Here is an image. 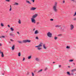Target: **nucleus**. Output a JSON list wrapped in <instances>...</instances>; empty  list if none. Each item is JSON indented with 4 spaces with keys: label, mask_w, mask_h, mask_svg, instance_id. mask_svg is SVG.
Returning <instances> with one entry per match:
<instances>
[{
    "label": "nucleus",
    "mask_w": 76,
    "mask_h": 76,
    "mask_svg": "<svg viewBox=\"0 0 76 76\" xmlns=\"http://www.w3.org/2000/svg\"><path fill=\"white\" fill-rule=\"evenodd\" d=\"M18 23L19 24H20V23H21V21H20V20H19Z\"/></svg>",
    "instance_id": "nucleus-21"
},
{
    "label": "nucleus",
    "mask_w": 76,
    "mask_h": 76,
    "mask_svg": "<svg viewBox=\"0 0 76 76\" xmlns=\"http://www.w3.org/2000/svg\"><path fill=\"white\" fill-rule=\"evenodd\" d=\"M12 10V7H11V5L10 6V11H11Z\"/></svg>",
    "instance_id": "nucleus-30"
},
{
    "label": "nucleus",
    "mask_w": 76,
    "mask_h": 76,
    "mask_svg": "<svg viewBox=\"0 0 76 76\" xmlns=\"http://www.w3.org/2000/svg\"><path fill=\"white\" fill-rule=\"evenodd\" d=\"M57 2H56L55 3L53 7V11L55 12H57Z\"/></svg>",
    "instance_id": "nucleus-2"
},
{
    "label": "nucleus",
    "mask_w": 76,
    "mask_h": 76,
    "mask_svg": "<svg viewBox=\"0 0 76 76\" xmlns=\"http://www.w3.org/2000/svg\"><path fill=\"white\" fill-rule=\"evenodd\" d=\"M1 26L2 27H3V26H4V24H3V23H1Z\"/></svg>",
    "instance_id": "nucleus-22"
},
{
    "label": "nucleus",
    "mask_w": 76,
    "mask_h": 76,
    "mask_svg": "<svg viewBox=\"0 0 76 76\" xmlns=\"http://www.w3.org/2000/svg\"><path fill=\"white\" fill-rule=\"evenodd\" d=\"M42 69H41L38 72V73H39L40 72H42Z\"/></svg>",
    "instance_id": "nucleus-26"
},
{
    "label": "nucleus",
    "mask_w": 76,
    "mask_h": 76,
    "mask_svg": "<svg viewBox=\"0 0 76 76\" xmlns=\"http://www.w3.org/2000/svg\"><path fill=\"white\" fill-rule=\"evenodd\" d=\"M26 3H28L30 4H31V3H30V1L28 0H26L25 1Z\"/></svg>",
    "instance_id": "nucleus-10"
},
{
    "label": "nucleus",
    "mask_w": 76,
    "mask_h": 76,
    "mask_svg": "<svg viewBox=\"0 0 76 76\" xmlns=\"http://www.w3.org/2000/svg\"><path fill=\"white\" fill-rule=\"evenodd\" d=\"M31 1H32L33 2V3H34V1H35V0H31Z\"/></svg>",
    "instance_id": "nucleus-37"
},
{
    "label": "nucleus",
    "mask_w": 76,
    "mask_h": 76,
    "mask_svg": "<svg viewBox=\"0 0 76 76\" xmlns=\"http://www.w3.org/2000/svg\"><path fill=\"white\" fill-rule=\"evenodd\" d=\"M37 16L38 14H35L34 15H33V16H32V18H31L34 19H35V18H37Z\"/></svg>",
    "instance_id": "nucleus-6"
},
{
    "label": "nucleus",
    "mask_w": 76,
    "mask_h": 76,
    "mask_svg": "<svg viewBox=\"0 0 76 76\" xmlns=\"http://www.w3.org/2000/svg\"><path fill=\"white\" fill-rule=\"evenodd\" d=\"M71 75H74V74L73 73H71Z\"/></svg>",
    "instance_id": "nucleus-35"
},
{
    "label": "nucleus",
    "mask_w": 76,
    "mask_h": 76,
    "mask_svg": "<svg viewBox=\"0 0 76 76\" xmlns=\"http://www.w3.org/2000/svg\"><path fill=\"white\" fill-rule=\"evenodd\" d=\"M76 12H75V13L74 15V16H76Z\"/></svg>",
    "instance_id": "nucleus-36"
},
{
    "label": "nucleus",
    "mask_w": 76,
    "mask_h": 76,
    "mask_svg": "<svg viewBox=\"0 0 76 76\" xmlns=\"http://www.w3.org/2000/svg\"><path fill=\"white\" fill-rule=\"evenodd\" d=\"M10 41H14L12 39H10Z\"/></svg>",
    "instance_id": "nucleus-46"
},
{
    "label": "nucleus",
    "mask_w": 76,
    "mask_h": 76,
    "mask_svg": "<svg viewBox=\"0 0 76 76\" xmlns=\"http://www.w3.org/2000/svg\"><path fill=\"white\" fill-rule=\"evenodd\" d=\"M61 67V65H59V68H60V67Z\"/></svg>",
    "instance_id": "nucleus-43"
},
{
    "label": "nucleus",
    "mask_w": 76,
    "mask_h": 76,
    "mask_svg": "<svg viewBox=\"0 0 76 76\" xmlns=\"http://www.w3.org/2000/svg\"><path fill=\"white\" fill-rule=\"evenodd\" d=\"M25 60V58H23V61H24Z\"/></svg>",
    "instance_id": "nucleus-34"
},
{
    "label": "nucleus",
    "mask_w": 76,
    "mask_h": 76,
    "mask_svg": "<svg viewBox=\"0 0 76 76\" xmlns=\"http://www.w3.org/2000/svg\"><path fill=\"white\" fill-rule=\"evenodd\" d=\"M68 67H70V66H69Z\"/></svg>",
    "instance_id": "nucleus-56"
},
{
    "label": "nucleus",
    "mask_w": 76,
    "mask_h": 76,
    "mask_svg": "<svg viewBox=\"0 0 76 76\" xmlns=\"http://www.w3.org/2000/svg\"><path fill=\"white\" fill-rule=\"evenodd\" d=\"M35 29L34 28V29H33L34 31H35Z\"/></svg>",
    "instance_id": "nucleus-50"
},
{
    "label": "nucleus",
    "mask_w": 76,
    "mask_h": 76,
    "mask_svg": "<svg viewBox=\"0 0 76 76\" xmlns=\"http://www.w3.org/2000/svg\"><path fill=\"white\" fill-rule=\"evenodd\" d=\"M42 44H43V43L42 42H40L39 44V45L37 46H36L35 47H36L37 48V50L39 51H40V50H42Z\"/></svg>",
    "instance_id": "nucleus-1"
},
{
    "label": "nucleus",
    "mask_w": 76,
    "mask_h": 76,
    "mask_svg": "<svg viewBox=\"0 0 76 76\" xmlns=\"http://www.w3.org/2000/svg\"><path fill=\"white\" fill-rule=\"evenodd\" d=\"M12 50H15V45H13L12 47Z\"/></svg>",
    "instance_id": "nucleus-13"
},
{
    "label": "nucleus",
    "mask_w": 76,
    "mask_h": 76,
    "mask_svg": "<svg viewBox=\"0 0 76 76\" xmlns=\"http://www.w3.org/2000/svg\"><path fill=\"white\" fill-rule=\"evenodd\" d=\"M47 69H48V68L47 67H46L45 69V71L47 70Z\"/></svg>",
    "instance_id": "nucleus-32"
},
{
    "label": "nucleus",
    "mask_w": 76,
    "mask_h": 76,
    "mask_svg": "<svg viewBox=\"0 0 76 76\" xmlns=\"http://www.w3.org/2000/svg\"><path fill=\"white\" fill-rule=\"evenodd\" d=\"M61 26L59 25H56L55 26V27L56 28H58V27H60Z\"/></svg>",
    "instance_id": "nucleus-24"
},
{
    "label": "nucleus",
    "mask_w": 76,
    "mask_h": 76,
    "mask_svg": "<svg viewBox=\"0 0 76 76\" xmlns=\"http://www.w3.org/2000/svg\"><path fill=\"white\" fill-rule=\"evenodd\" d=\"M58 37H61V36H62V34H60L58 35Z\"/></svg>",
    "instance_id": "nucleus-31"
},
{
    "label": "nucleus",
    "mask_w": 76,
    "mask_h": 76,
    "mask_svg": "<svg viewBox=\"0 0 76 76\" xmlns=\"http://www.w3.org/2000/svg\"><path fill=\"white\" fill-rule=\"evenodd\" d=\"M10 36H13V34H10Z\"/></svg>",
    "instance_id": "nucleus-41"
},
{
    "label": "nucleus",
    "mask_w": 76,
    "mask_h": 76,
    "mask_svg": "<svg viewBox=\"0 0 76 76\" xmlns=\"http://www.w3.org/2000/svg\"><path fill=\"white\" fill-rule=\"evenodd\" d=\"M60 29H61V28H60Z\"/></svg>",
    "instance_id": "nucleus-54"
},
{
    "label": "nucleus",
    "mask_w": 76,
    "mask_h": 76,
    "mask_svg": "<svg viewBox=\"0 0 76 76\" xmlns=\"http://www.w3.org/2000/svg\"><path fill=\"white\" fill-rule=\"evenodd\" d=\"M21 55V54L20 53V52L18 53V57L20 56Z\"/></svg>",
    "instance_id": "nucleus-19"
},
{
    "label": "nucleus",
    "mask_w": 76,
    "mask_h": 76,
    "mask_svg": "<svg viewBox=\"0 0 76 76\" xmlns=\"http://www.w3.org/2000/svg\"><path fill=\"white\" fill-rule=\"evenodd\" d=\"M73 20H76V18H74V19H73Z\"/></svg>",
    "instance_id": "nucleus-42"
},
{
    "label": "nucleus",
    "mask_w": 76,
    "mask_h": 76,
    "mask_svg": "<svg viewBox=\"0 0 76 76\" xmlns=\"http://www.w3.org/2000/svg\"><path fill=\"white\" fill-rule=\"evenodd\" d=\"M43 48L44 49H47V47L45 46V44H44L43 45Z\"/></svg>",
    "instance_id": "nucleus-12"
},
{
    "label": "nucleus",
    "mask_w": 76,
    "mask_h": 76,
    "mask_svg": "<svg viewBox=\"0 0 76 76\" xmlns=\"http://www.w3.org/2000/svg\"><path fill=\"white\" fill-rule=\"evenodd\" d=\"M17 34H19V32H17Z\"/></svg>",
    "instance_id": "nucleus-47"
},
{
    "label": "nucleus",
    "mask_w": 76,
    "mask_h": 76,
    "mask_svg": "<svg viewBox=\"0 0 76 76\" xmlns=\"http://www.w3.org/2000/svg\"><path fill=\"white\" fill-rule=\"evenodd\" d=\"M14 5H16V6H18L19 5V4L18 3L15 2L14 4Z\"/></svg>",
    "instance_id": "nucleus-20"
},
{
    "label": "nucleus",
    "mask_w": 76,
    "mask_h": 76,
    "mask_svg": "<svg viewBox=\"0 0 76 76\" xmlns=\"http://www.w3.org/2000/svg\"><path fill=\"white\" fill-rule=\"evenodd\" d=\"M36 38L37 39H38V37H36Z\"/></svg>",
    "instance_id": "nucleus-44"
},
{
    "label": "nucleus",
    "mask_w": 76,
    "mask_h": 76,
    "mask_svg": "<svg viewBox=\"0 0 76 76\" xmlns=\"http://www.w3.org/2000/svg\"><path fill=\"white\" fill-rule=\"evenodd\" d=\"M35 60L37 61H39V58H36Z\"/></svg>",
    "instance_id": "nucleus-14"
},
{
    "label": "nucleus",
    "mask_w": 76,
    "mask_h": 76,
    "mask_svg": "<svg viewBox=\"0 0 76 76\" xmlns=\"http://www.w3.org/2000/svg\"><path fill=\"white\" fill-rule=\"evenodd\" d=\"M47 35L49 38H51L52 37V33L49 31L47 33Z\"/></svg>",
    "instance_id": "nucleus-3"
},
{
    "label": "nucleus",
    "mask_w": 76,
    "mask_h": 76,
    "mask_svg": "<svg viewBox=\"0 0 76 76\" xmlns=\"http://www.w3.org/2000/svg\"><path fill=\"white\" fill-rule=\"evenodd\" d=\"M5 1L7 2H9L10 1V0H5Z\"/></svg>",
    "instance_id": "nucleus-33"
},
{
    "label": "nucleus",
    "mask_w": 76,
    "mask_h": 76,
    "mask_svg": "<svg viewBox=\"0 0 76 76\" xmlns=\"http://www.w3.org/2000/svg\"><path fill=\"white\" fill-rule=\"evenodd\" d=\"M58 38L57 37H55L54 39L56 40V39H57Z\"/></svg>",
    "instance_id": "nucleus-28"
},
{
    "label": "nucleus",
    "mask_w": 76,
    "mask_h": 76,
    "mask_svg": "<svg viewBox=\"0 0 76 76\" xmlns=\"http://www.w3.org/2000/svg\"><path fill=\"white\" fill-rule=\"evenodd\" d=\"M37 8L34 7H32L30 9V10H35Z\"/></svg>",
    "instance_id": "nucleus-11"
},
{
    "label": "nucleus",
    "mask_w": 76,
    "mask_h": 76,
    "mask_svg": "<svg viewBox=\"0 0 76 76\" xmlns=\"http://www.w3.org/2000/svg\"><path fill=\"white\" fill-rule=\"evenodd\" d=\"M0 54H1V57H4V54H3V52L1 51V50H0Z\"/></svg>",
    "instance_id": "nucleus-8"
},
{
    "label": "nucleus",
    "mask_w": 76,
    "mask_h": 76,
    "mask_svg": "<svg viewBox=\"0 0 76 76\" xmlns=\"http://www.w3.org/2000/svg\"><path fill=\"white\" fill-rule=\"evenodd\" d=\"M8 26L9 28H10V25H8Z\"/></svg>",
    "instance_id": "nucleus-45"
},
{
    "label": "nucleus",
    "mask_w": 76,
    "mask_h": 76,
    "mask_svg": "<svg viewBox=\"0 0 76 76\" xmlns=\"http://www.w3.org/2000/svg\"><path fill=\"white\" fill-rule=\"evenodd\" d=\"M2 75H4V74H2Z\"/></svg>",
    "instance_id": "nucleus-53"
},
{
    "label": "nucleus",
    "mask_w": 76,
    "mask_h": 76,
    "mask_svg": "<svg viewBox=\"0 0 76 76\" xmlns=\"http://www.w3.org/2000/svg\"><path fill=\"white\" fill-rule=\"evenodd\" d=\"M31 23H34V24L36 23V21L33 18H31Z\"/></svg>",
    "instance_id": "nucleus-5"
},
{
    "label": "nucleus",
    "mask_w": 76,
    "mask_h": 76,
    "mask_svg": "<svg viewBox=\"0 0 76 76\" xmlns=\"http://www.w3.org/2000/svg\"><path fill=\"white\" fill-rule=\"evenodd\" d=\"M66 49H70V46H67L66 47Z\"/></svg>",
    "instance_id": "nucleus-23"
},
{
    "label": "nucleus",
    "mask_w": 76,
    "mask_h": 76,
    "mask_svg": "<svg viewBox=\"0 0 76 76\" xmlns=\"http://www.w3.org/2000/svg\"><path fill=\"white\" fill-rule=\"evenodd\" d=\"M66 73H67V75H68L69 76H70L71 74H70V72H66Z\"/></svg>",
    "instance_id": "nucleus-18"
},
{
    "label": "nucleus",
    "mask_w": 76,
    "mask_h": 76,
    "mask_svg": "<svg viewBox=\"0 0 76 76\" xmlns=\"http://www.w3.org/2000/svg\"><path fill=\"white\" fill-rule=\"evenodd\" d=\"M39 34V31L38 30H36L34 32V34L37 35V34Z\"/></svg>",
    "instance_id": "nucleus-9"
},
{
    "label": "nucleus",
    "mask_w": 76,
    "mask_h": 76,
    "mask_svg": "<svg viewBox=\"0 0 76 76\" xmlns=\"http://www.w3.org/2000/svg\"><path fill=\"white\" fill-rule=\"evenodd\" d=\"M74 29V26L73 25L71 24L70 25V29L71 31H72Z\"/></svg>",
    "instance_id": "nucleus-7"
},
{
    "label": "nucleus",
    "mask_w": 76,
    "mask_h": 76,
    "mask_svg": "<svg viewBox=\"0 0 76 76\" xmlns=\"http://www.w3.org/2000/svg\"><path fill=\"white\" fill-rule=\"evenodd\" d=\"M9 43L10 44H11V42H9Z\"/></svg>",
    "instance_id": "nucleus-51"
},
{
    "label": "nucleus",
    "mask_w": 76,
    "mask_h": 76,
    "mask_svg": "<svg viewBox=\"0 0 76 76\" xmlns=\"http://www.w3.org/2000/svg\"><path fill=\"white\" fill-rule=\"evenodd\" d=\"M12 15H15V13L14 12H13L12 13Z\"/></svg>",
    "instance_id": "nucleus-49"
},
{
    "label": "nucleus",
    "mask_w": 76,
    "mask_h": 76,
    "mask_svg": "<svg viewBox=\"0 0 76 76\" xmlns=\"http://www.w3.org/2000/svg\"><path fill=\"white\" fill-rule=\"evenodd\" d=\"M63 3H65V1L64 0L63 1Z\"/></svg>",
    "instance_id": "nucleus-39"
},
{
    "label": "nucleus",
    "mask_w": 76,
    "mask_h": 76,
    "mask_svg": "<svg viewBox=\"0 0 76 76\" xmlns=\"http://www.w3.org/2000/svg\"><path fill=\"white\" fill-rule=\"evenodd\" d=\"M69 62H72V61H73V60L72 59L69 60Z\"/></svg>",
    "instance_id": "nucleus-25"
},
{
    "label": "nucleus",
    "mask_w": 76,
    "mask_h": 76,
    "mask_svg": "<svg viewBox=\"0 0 76 76\" xmlns=\"http://www.w3.org/2000/svg\"><path fill=\"white\" fill-rule=\"evenodd\" d=\"M7 31L6 32L7 33Z\"/></svg>",
    "instance_id": "nucleus-55"
},
{
    "label": "nucleus",
    "mask_w": 76,
    "mask_h": 76,
    "mask_svg": "<svg viewBox=\"0 0 76 76\" xmlns=\"http://www.w3.org/2000/svg\"><path fill=\"white\" fill-rule=\"evenodd\" d=\"M6 38V37L2 36H0V38Z\"/></svg>",
    "instance_id": "nucleus-16"
},
{
    "label": "nucleus",
    "mask_w": 76,
    "mask_h": 76,
    "mask_svg": "<svg viewBox=\"0 0 76 76\" xmlns=\"http://www.w3.org/2000/svg\"><path fill=\"white\" fill-rule=\"evenodd\" d=\"M10 30L12 32H13V31H14V30H15L14 28H13L12 27L10 28Z\"/></svg>",
    "instance_id": "nucleus-17"
},
{
    "label": "nucleus",
    "mask_w": 76,
    "mask_h": 76,
    "mask_svg": "<svg viewBox=\"0 0 76 76\" xmlns=\"http://www.w3.org/2000/svg\"><path fill=\"white\" fill-rule=\"evenodd\" d=\"M39 22H37V25H39Z\"/></svg>",
    "instance_id": "nucleus-38"
},
{
    "label": "nucleus",
    "mask_w": 76,
    "mask_h": 76,
    "mask_svg": "<svg viewBox=\"0 0 76 76\" xmlns=\"http://www.w3.org/2000/svg\"><path fill=\"white\" fill-rule=\"evenodd\" d=\"M50 20L51 21H53V19H50Z\"/></svg>",
    "instance_id": "nucleus-40"
},
{
    "label": "nucleus",
    "mask_w": 76,
    "mask_h": 76,
    "mask_svg": "<svg viewBox=\"0 0 76 76\" xmlns=\"http://www.w3.org/2000/svg\"><path fill=\"white\" fill-rule=\"evenodd\" d=\"M18 42H19L20 44H21L22 43V41H18Z\"/></svg>",
    "instance_id": "nucleus-27"
},
{
    "label": "nucleus",
    "mask_w": 76,
    "mask_h": 76,
    "mask_svg": "<svg viewBox=\"0 0 76 76\" xmlns=\"http://www.w3.org/2000/svg\"><path fill=\"white\" fill-rule=\"evenodd\" d=\"M31 58H32V56H29L28 57V60H29V59H31Z\"/></svg>",
    "instance_id": "nucleus-15"
},
{
    "label": "nucleus",
    "mask_w": 76,
    "mask_h": 76,
    "mask_svg": "<svg viewBox=\"0 0 76 76\" xmlns=\"http://www.w3.org/2000/svg\"><path fill=\"white\" fill-rule=\"evenodd\" d=\"M31 40L27 39V40H24L23 41V43H26L27 42H31Z\"/></svg>",
    "instance_id": "nucleus-4"
},
{
    "label": "nucleus",
    "mask_w": 76,
    "mask_h": 76,
    "mask_svg": "<svg viewBox=\"0 0 76 76\" xmlns=\"http://www.w3.org/2000/svg\"><path fill=\"white\" fill-rule=\"evenodd\" d=\"M31 74H32V76H34V72H32Z\"/></svg>",
    "instance_id": "nucleus-29"
},
{
    "label": "nucleus",
    "mask_w": 76,
    "mask_h": 76,
    "mask_svg": "<svg viewBox=\"0 0 76 76\" xmlns=\"http://www.w3.org/2000/svg\"><path fill=\"white\" fill-rule=\"evenodd\" d=\"M2 45L1 43H0V46H1Z\"/></svg>",
    "instance_id": "nucleus-48"
},
{
    "label": "nucleus",
    "mask_w": 76,
    "mask_h": 76,
    "mask_svg": "<svg viewBox=\"0 0 76 76\" xmlns=\"http://www.w3.org/2000/svg\"><path fill=\"white\" fill-rule=\"evenodd\" d=\"M53 64H54V63H55V62H53Z\"/></svg>",
    "instance_id": "nucleus-52"
}]
</instances>
